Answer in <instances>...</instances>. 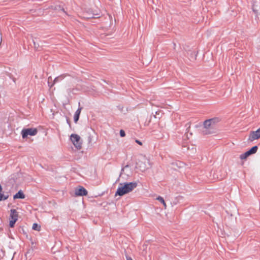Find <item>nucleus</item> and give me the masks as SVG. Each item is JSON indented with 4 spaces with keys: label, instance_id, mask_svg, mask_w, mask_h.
I'll return each instance as SVG.
<instances>
[{
    "label": "nucleus",
    "instance_id": "obj_10",
    "mask_svg": "<svg viewBox=\"0 0 260 260\" xmlns=\"http://www.w3.org/2000/svg\"><path fill=\"white\" fill-rule=\"evenodd\" d=\"M78 105H79V108L75 112V113L74 116V120L75 122H77L78 121L80 114L81 110L82 109V108L80 107V102L78 103Z\"/></svg>",
    "mask_w": 260,
    "mask_h": 260
},
{
    "label": "nucleus",
    "instance_id": "obj_17",
    "mask_svg": "<svg viewBox=\"0 0 260 260\" xmlns=\"http://www.w3.org/2000/svg\"><path fill=\"white\" fill-rule=\"evenodd\" d=\"M52 81V78L51 77H49L48 79V86H50V87H51L54 85V82L53 83H51V81Z\"/></svg>",
    "mask_w": 260,
    "mask_h": 260
},
{
    "label": "nucleus",
    "instance_id": "obj_3",
    "mask_svg": "<svg viewBox=\"0 0 260 260\" xmlns=\"http://www.w3.org/2000/svg\"><path fill=\"white\" fill-rule=\"evenodd\" d=\"M70 140L74 146L77 149H80L82 147V142L80 137L77 135L73 134L70 136Z\"/></svg>",
    "mask_w": 260,
    "mask_h": 260
},
{
    "label": "nucleus",
    "instance_id": "obj_4",
    "mask_svg": "<svg viewBox=\"0 0 260 260\" xmlns=\"http://www.w3.org/2000/svg\"><path fill=\"white\" fill-rule=\"evenodd\" d=\"M38 131L35 128H23L21 131V135L23 139H25L28 135L35 136L37 135Z\"/></svg>",
    "mask_w": 260,
    "mask_h": 260
},
{
    "label": "nucleus",
    "instance_id": "obj_11",
    "mask_svg": "<svg viewBox=\"0 0 260 260\" xmlns=\"http://www.w3.org/2000/svg\"><path fill=\"white\" fill-rule=\"evenodd\" d=\"M14 199H23L25 198V195L23 192L20 190H19L13 197Z\"/></svg>",
    "mask_w": 260,
    "mask_h": 260
},
{
    "label": "nucleus",
    "instance_id": "obj_9",
    "mask_svg": "<svg viewBox=\"0 0 260 260\" xmlns=\"http://www.w3.org/2000/svg\"><path fill=\"white\" fill-rule=\"evenodd\" d=\"M124 172L127 176H130L132 175V171L129 170V166L128 165H126L121 169L120 176Z\"/></svg>",
    "mask_w": 260,
    "mask_h": 260
},
{
    "label": "nucleus",
    "instance_id": "obj_6",
    "mask_svg": "<svg viewBox=\"0 0 260 260\" xmlns=\"http://www.w3.org/2000/svg\"><path fill=\"white\" fill-rule=\"evenodd\" d=\"M138 166L142 171H144L148 169L151 166L150 160L147 158H144L143 160L138 163Z\"/></svg>",
    "mask_w": 260,
    "mask_h": 260
},
{
    "label": "nucleus",
    "instance_id": "obj_2",
    "mask_svg": "<svg viewBox=\"0 0 260 260\" xmlns=\"http://www.w3.org/2000/svg\"><path fill=\"white\" fill-rule=\"evenodd\" d=\"M218 121V118H213L205 120L203 123V125H200L202 134L204 135L211 134L215 128L216 124Z\"/></svg>",
    "mask_w": 260,
    "mask_h": 260
},
{
    "label": "nucleus",
    "instance_id": "obj_16",
    "mask_svg": "<svg viewBox=\"0 0 260 260\" xmlns=\"http://www.w3.org/2000/svg\"><path fill=\"white\" fill-rule=\"evenodd\" d=\"M17 220L16 219H11L9 222V225L11 228H13L14 225V224L16 222Z\"/></svg>",
    "mask_w": 260,
    "mask_h": 260
},
{
    "label": "nucleus",
    "instance_id": "obj_14",
    "mask_svg": "<svg viewBox=\"0 0 260 260\" xmlns=\"http://www.w3.org/2000/svg\"><path fill=\"white\" fill-rule=\"evenodd\" d=\"M9 198L8 195H5L4 194H3L0 192V201L2 200H6Z\"/></svg>",
    "mask_w": 260,
    "mask_h": 260
},
{
    "label": "nucleus",
    "instance_id": "obj_15",
    "mask_svg": "<svg viewBox=\"0 0 260 260\" xmlns=\"http://www.w3.org/2000/svg\"><path fill=\"white\" fill-rule=\"evenodd\" d=\"M156 199L163 204L165 208H166V204L162 197L159 196Z\"/></svg>",
    "mask_w": 260,
    "mask_h": 260
},
{
    "label": "nucleus",
    "instance_id": "obj_5",
    "mask_svg": "<svg viewBox=\"0 0 260 260\" xmlns=\"http://www.w3.org/2000/svg\"><path fill=\"white\" fill-rule=\"evenodd\" d=\"M258 149V147L257 146H254L252 147L250 149L244 153L241 154L240 155V158L241 159H245L247 157H248L249 155L254 154L256 152L257 150Z\"/></svg>",
    "mask_w": 260,
    "mask_h": 260
},
{
    "label": "nucleus",
    "instance_id": "obj_18",
    "mask_svg": "<svg viewBox=\"0 0 260 260\" xmlns=\"http://www.w3.org/2000/svg\"><path fill=\"white\" fill-rule=\"evenodd\" d=\"M252 10L255 14L258 13V10L256 9L255 4H253L252 6Z\"/></svg>",
    "mask_w": 260,
    "mask_h": 260
},
{
    "label": "nucleus",
    "instance_id": "obj_8",
    "mask_svg": "<svg viewBox=\"0 0 260 260\" xmlns=\"http://www.w3.org/2000/svg\"><path fill=\"white\" fill-rule=\"evenodd\" d=\"M75 194L77 196H86L87 194V191L83 187H80L75 190Z\"/></svg>",
    "mask_w": 260,
    "mask_h": 260
},
{
    "label": "nucleus",
    "instance_id": "obj_21",
    "mask_svg": "<svg viewBox=\"0 0 260 260\" xmlns=\"http://www.w3.org/2000/svg\"><path fill=\"white\" fill-rule=\"evenodd\" d=\"M136 142L137 143L139 144L140 145H142V143L141 141H140L139 140H136Z\"/></svg>",
    "mask_w": 260,
    "mask_h": 260
},
{
    "label": "nucleus",
    "instance_id": "obj_23",
    "mask_svg": "<svg viewBox=\"0 0 260 260\" xmlns=\"http://www.w3.org/2000/svg\"><path fill=\"white\" fill-rule=\"evenodd\" d=\"M2 190H3L2 186V185L0 184V192H2Z\"/></svg>",
    "mask_w": 260,
    "mask_h": 260
},
{
    "label": "nucleus",
    "instance_id": "obj_12",
    "mask_svg": "<svg viewBox=\"0 0 260 260\" xmlns=\"http://www.w3.org/2000/svg\"><path fill=\"white\" fill-rule=\"evenodd\" d=\"M11 214H10V218L11 219H16V220H17L18 218V214L17 213V212L15 209H11L10 210Z\"/></svg>",
    "mask_w": 260,
    "mask_h": 260
},
{
    "label": "nucleus",
    "instance_id": "obj_19",
    "mask_svg": "<svg viewBox=\"0 0 260 260\" xmlns=\"http://www.w3.org/2000/svg\"><path fill=\"white\" fill-rule=\"evenodd\" d=\"M120 136L121 137H123L125 136V132L122 130V129H121L120 131Z\"/></svg>",
    "mask_w": 260,
    "mask_h": 260
},
{
    "label": "nucleus",
    "instance_id": "obj_20",
    "mask_svg": "<svg viewBox=\"0 0 260 260\" xmlns=\"http://www.w3.org/2000/svg\"><path fill=\"white\" fill-rule=\"evenodd\" d=\"M59 80H60L59 77H56L53 81L54 83H55L58 82L59 81Z\"/></svg>",
    "mask_w": 260,
    "mask_h": 260
},
{
    "label": "nucleus",
    "instance_id": "obj_7",
    "mask_svg": "<svg viewBox=\"0 0 260 260\" xmlns=\"http://www.w3.org/2000/svg\"><path fill=\"white\" fill-rule=\"evenodd\" d=\"M260 138V127L256 131H252L249 136L248 140L252 142L255 140Z\"/></svg>",
    "mask_w": 260,
    "mask_h": 260
},
{
    "label": "nucleus",
    "instance_id": "obj_22",
    "mask_svg": "<svg viewBox=\"0 0 260 260\" xmlns=\"http://www.w3.org/2000/svg\"><path fill=\"white\" fill-rule=\"evenodd\" d=\"M126 260H133V259L131 257L126 256Z\"/></svg>",
    "mask_w": 260,
    "mask_h": 260
},
{
    "label": "nucleus",
    "instance_id": "obj_1",
    "mask_svg": "<svg viewBox=\"0 0 260 260\" xmlns=\"http://www.w3.org/2000/svg\"><path fill=\"white\" fill-rule=\"evenodd\" d=\"M137 185L138 184L136 182L120 183L115 195V196H122L132 191L136 188Z\"/></svg>",
    "mask_w": 260,
    "mask_h": 260
},
{
    "label": "nucleus",
    "instance_id": "obj_13",
    "mask_svg": "<svg viewBox=\"0 0 260 260\" xmlns=\"http://www.w3.org/2000/svg\"><path fill=\"white\" fill-rule=\"evenodd\" d=\"M32 229L34 230H36L37 231H40L41 229V226L39 225L37 223H35L32 225Z\"/></svg>",
    "mask_w": 260,
    "mask_h": 260
}]
</instances>
